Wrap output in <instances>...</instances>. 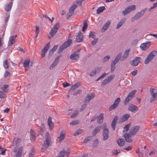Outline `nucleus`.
I'll return each instance as SVG.
<instances>
[{
	"label": "nucleus",
	"instance_id": "obj_8",
	"mask_svg": "<svg viewBox=\"0 0 157 157\" xmlns=\"http://www.w3.org/2000/svg\"><path fill=\"white\" fill-rule=\"evenodd\" d=\"M136 6L134 5L128 6L122 11V13L124 15H126L131 11L134 10L136 9Z\"/></svg>",
	"mask_w": 157,
	"mask_h": 157
},
{
	"label": "nucleus",
	"instance_id": "obj_33",
	"mask_svg": "<svg viewBox=\"0 0 157 157\" xmlns=\"http://www.w3.org/2000/svg\"><path fill=\"white\" fill-rule=\"evenodd\" d=\"M122 55L121 53H119L116 56L114 60H113L112 62L115 63V64H116L119 61L121 56Z\"/></svg>",
	"mask_w": 157,
	"mask_h": 157
},
{
	"label": "nucleus",
	"instance_id": "obj_3",
	"mask_svg": "<svg viewBox=\"0 0 157 157\" xmlns=\"http://www.w3.org/2000/svg\"><path fill=\"white\" fill-rule=\"evenodd\" d=\"M157 52L156 51H152L148 55L144 61V63L145 64H148L153 59L154 57L155 56Z\"/></svg>",
	"mask_w": 157,
	"mask_h": 157
},
{
	"label": "nucleus",
	"instance_id": "obj_63",
	"mask_svg": "<svg viewBox=\"0 0 157 157\" xmlns=\"http://www.w3.org/2000/svg\"><path fill=\"white\" fill-rule=\"evenodd\" d=\"M78 111L76 110L75 111V113L72 114L71 116V118H74L76 117L78 114Z\"/></svg>",
	"mask_w": 157,
	"mask_h": 157
},
{
	"label": "nucleus",
	"instance_id": "obj_4",
	"mask_svg": "<svg viewBox=\"0 0 157 157\" xmlns=\"http://www.w3.org/2000/svg\"><path fill=\"white\" fill-rule=\"evenodd\" d=\"M72 42L71 39H69L64 43L63 45L60 47L58 50V53H61L64 49L69 46Z\"/></svg>",
	"mask_w": 157,
	"mask_h": 157
},
{
	"label": "nucleus",
	"instance_id": "obj_21",
	"mask_svg": "<svg viewBox=\"0 0 157 157\" xmlns=\"http://www.w3.org/2000/svg\"><path fill=\"white\" fill-rule=\"evenodd\" d=\"M150 45V42L144 43L141 44L140 48L142 50H145L147 49Z\"/></svg>",
	"mask_w": 157,
	"mask_h": 157
},
{
	"label": "nucleus",
	"instance_id": "obj_37",
	"mask_svg": "<svg viewBox=\"0 0 157 157\" xmlns=\"http://www.w3.org/2000/svg\"><path fill=\"white\" fill-rule=\"evenodd\" d=\"M30 135L31 136V137H30L31 140H34L35 138V133L34 131L32 129L30 130Z\"/></svg>",
	"mask_w": 157,
	"mask_h": 157
},
{
	"label": "nucleus",
	"instance_id": "obj_58",
	"mask_svg": "<svg viewBox=\"0 0 157 157\" xmlns=\"http://www.w3.org/2000/svg\"><path fill=\"white\" fill-rule=\"evenodd\" d=\"M79 123V122L78 120H75L74 121H72L71 122L70 124V125H76L77 124H78Z\"/></svg>",
	"mask_w": 157,
	"mask_h": 157
},
{
	"label": "nucleus",
	"instance_id": "obj_7",
	"mask_svg": "<svg viewBox=\"0 0 157 157\" xmlns=\"http://www.w3.org/2000/svg\"><path fill=\"white\" fill-rule=\"evenodd\" d=\"M121 101L120 98H116L113 105H111L109 109V111H111L117 107Z\"/></svg>",
	"mask_w": 157,
	"mask_h": 157
},
{
	"label": "nucleus",
	"instance_id": "obj_45",
	"mask_svg": "<svg viewBox=\"0 0 157 157\" xmlns=\"http://www.w3.org/2000/svg\"><path fill=\"white\" fill-rule=\"evenodd\" d=\"M65 153V151L63 149L61 151L59 154L58 155V157H63Z\"/></svg>",
	"mask_w": 157,
	"mask_h": 157
},
{
	"label": "nucleus",
	"instance_id": "obj_34",
	"mask_svg": "<svg viewBox=\"0 0 157 157\" xmlns=\"http://www.w3.org/2000/svg\"><path fill=\"white\" fill-rule=\"evenodd\" d=\"M122 55L121 53H119L116 56L114 60H113L112 62L115 63V64H116L119 61L121 56Z\"/></svg>",
	"mask_w": 157,
	"mask_h": 157
},
{
	"label": "nucleus",
	"instance_id": "obj_19",
	"mask_svg": "<svg viewBox=\"0 0 157 157\" xmlns=\"http://www.w3.org/2000/svg\"><path fill=\"white\" fill-rule=\"evenodd\" d=\"M109 132L108 129L104 128L103 129V140H107L109 137L108 134Z\"/></svg>",
	"mask_w": 157,
	"mask_h": 157
},
{
	"label": "nucleus",
	"instance_id": "obj_15",
	"mask_svg": "<svg viewBox=\"0 0 157 157\" xmlns=\"http://www.w3.org/2000/svg\"><path fill=\"white\" fill-rule=\"evenodd\" d=\"M17 37V35H13L10 37L8 42V46H10L15 43Z\"/></svg>",
	"mask_w": 157,
	"mask_h": 157
},
{
	"label": "nucleus",
	"instance_id": "obj_39",
	"mask_svg": "<svg viewBox=\"0 0 157 157\" xmlns=\"http://www.w3.org/2000/svg\"><path fill=\"white\" fill-rule=\"evenodd\" d=\"M9 87V85H5L3 86L2 88V90L5 93H7L9 90L7 89Z\"/></svg>",
	"mask_w": 157,
	"mask_h": 157
},
{
	"label": "nucleus",
	"instance_id": "obj_32",
	"mask_svg": "<svg viewBox=\"0 0 157 157\" xmlns=\"http://www.w3.org/2000/svg\"><path fill=\"white\" fill-rule=\"evenodd\" d=\"M122 55L121 53H119L116 56L114 60H113L112 62L115 63V64H116L119 61L121 56Z\"/></svg>",
	"mask_w": 157,
	"mask_h": 157
},
{
	"label": "nucleus",
	"instance_id": "obj_23",
	"mask_svg": "<svg viewBox=\"0 0 157 157\" xmlns=\"http://www.w3.org/2000/svg\"><path fill=\"white\" fill-rule=\"evenodd\" d=\"M101 67H98L96 68L94 70L92 71L90 74V75L92 76L95 75L97 73H98L100 71Z\"/></svg>",
	"mask_w": 157,
	"mask_h": 157
},
{
	"label": "nucleus",
	"instance_id": "obj_43",
	"mask_svg": "<svg viewBox=\"0 0 157 157\" xmlns=\"http://www.w3.org/2000/svg\"><path fill=\"white\" fill-rule=\"evenodd\" d=\"M96 34V33L95 32L90 31L89 33V36L90 37L94 39L95 37Z\"/></svg>",
	"mask_w": 157,
	"mask_h": 157
},
{
	"label": "nucleus",
	"instance_id": "obj_24",
	"mask_svg": "<svg viewBox=\"0 0 157 157\" xmlns=\"http://www.w3.org/2000/svg\"><path fill=\"white\" fill-rule=\"evenodd\" d=\"M60 57V56H58L57 57H56L55 60L52 63V64L51 65V66L50 67V69H52L53 68L56 66L57 63H58L59 60V59Z\"/></svg>",
	"mask_w": 157,
	"mask_h": 157
},
{
	"label": "nucleus",
	"instance_id": "obj_31",
	"mask_svg": "<svg viewBox=\"0 0 157 157\" xmlns=\"http://www.w3.org/2000/svg\"><path fill=\"white\" fill-rule=\"evenodd\" d=\"M130 49H128L126 50L124 52L123 56L122 57L121 60H123L127 58L129 55V52L130 51Z\"/></svg>",
	"mask_w": 157,
	"mask_h": 157
},
{
	"label": "nucleus",
	"instance_id": "obj_54",
	"mask_svg": "<svg viewBox=\"0 0 157 157\" xmlns=\"http://www.w3.org/2000/svg\"><path fill=\"white\" fill-rule=\"evenodd\" d=\"M88 26L87 23L86 21H84L83 23V25L82 27V31L84 32L87 29Z\"/></svg>",
	"mask_w": 157,
	"mask_h": 157
},
{
	"label": "nucleus",
	"instance_id": "obj_47",
	"mask_svg": "<svg viewBox=\"0 0 157 157\" xmlns=\"http://www.w3.org/2000/svg\"><path fill=\"white\" fill-rule=\"evenodd\" d=\"M43 17L44 18H45L46 19H48L49 21H50L51 23L52 22L54 19V18L53 17H52L51 19L48 16L45 14H43Z\"/></svg>",
	"mask_w": 157,
	"mask_h": 157
},
{
	"label": "nucleus",
	"instance_id": "obj_61",
	"mask_svg": "<svg viewBox=\"0 0 157 157\" xmlns=\"http://www.w3.org/2000/svg\"><path fill=\"white\" fill-rule=\"evenodd\" d=\"M86 104H84L82 105L80 109V112L84 110L86 107Z\"/></svg>",
	"mask_w": 157,
	"mask_h": 157
},
{
	"label": "nucleus",
	"instance_id": "obj_12",
	"mask_svg": "<svg viewBox=\"0 0 157 157\" xmlns=\"http://www.w3.org/2000/svg\"><path fill=\"white\" fill-rule=\"evenodd\" d=\"M77 8V6L75 4H73L71 6L69 9V12L67 13L68 17H70L73 15L74 10Z\"/></svg>",
	"mask_w": 157,
	"mask_h": 157
},
{
	"label": "nucleus",
	"instance_id": "obj_38",
	"mask_svg": "<svg viewBox=\"0 0 157 157\" xmlns=\"http://www.w3.org/2000/svg\"><path fill=\"white\" fill-rule=\"evenodd\" d=\"M125 20L124 19H121V21L119 22V23H118L117 26V29H118L121 26H122L123 24H124V23L125 22Z\"/></svg>",
	"mask_w": 157,
	"mask_h": 157
},
{
	"label": "nucleus",
	"instance_id": "obj_17",
	"mask_svg": "<svg viewBox=\"0 0 157 157\" xmlns=\"http://www.w3.org/2000/svg\"><path fill=\"white\" fill-rule=\"evenodd\" d=\"M138 109V107L133 104H130L128 107V110L133 112H136Z\"/></svg>",
	"mask_w": 157,
	"mask_h": 157
},
{
	"label": "nucleus",
	"instance_id": "obj_50",
	"mask_svg": "<svg viewBox=\"0 0 157 157\" xmlns=\"http://www.w3.org/2000/svg\"><path fill=\"white\" fill-rule=\"evenodd\" d=\"M23 150L22 147H21L18 151L17 154L16 155H17L21 156L22 152Z\"/></svg>",
	"mask_w": 157,
	"mask_h": 157
},
{
	"label": "nucleus",
	"instance_id": "obj_11",
	"mask_svg": "<svg viewBox=\"0 0 157 157\" xmlns=\"http://www.w3.org/2000/svg\"><path fill=\"white\" fill-rule=\"evenodd\" d=\"M79 51H77L73 53L70 56V58L72 60H76L79 57Z\"/></svg>",
	"mask_w": 157,
	"mask_h": 157
},
{
	"label": "nucleus",
	"instance_id": "obj_44",
	"mask_svg": "<svg viewBox=\"0 0 157 157\" xmlns=\"http://www.w3.org/2000/svg\"><path fill=\"white\" fill-rule=\"evenodd\" d=\"M100 128V127H98L96 128L93 132V136H95L96 133L99 132Z\"/></svg>",
	"mask_w": 157,
	"mask_h": 157
},
{
	"label": "nucleus",
	"instance_id": "obj_16",
	"mask_svg": "<svg viewBox=\"0 0 157 157\" xmlns=\"http://www.w3.org/2000/svg\"><path fill=\"white\" fill-rule=\"evenodd\" d=\"M50 46V43H48L44 46V48L42 50L41 56L42 57L45 56V53L47 52L49 49Z\"/></svg>",
	"mask_w": 157,
	"mask_h": 157
},
{
	"label": "nucleus",
	"instance_id": "obj_2",
	"mask_svg": "<svg viewBox=\"0 0 157 157\" xmlns=\"http://www.w3.org/2000/svg\"><path fill=\"white\" fill-rule=\"evenodd\" d=\"M59 23H57L54 25L52 29L49 33L48 38L51 39L56 35L59 28Z\"/></svg>",
	"mask_w": 157,
	"mask_h": 157
},
{
	"label": "nucleus",
	"instance_id": "obj_48",
	"mask_svg": "<svg viewBox=\"0 0 157 157\" xmlns=\"http://www.w3.org/2000/svg\"><path fill=\"white\" fill-rule=\"evenodd\" d=\"M131 125V124H128L126 125L124 128L123 131V132L128 131Z\"/></svg>",
	"mask_w": 157,
	"mask_h": 157
},
{
	"label": "nucleus",
	"instance_id": "obj_1",
	"mask_svg": "<svg viewBox=\"0 0 157 157\" xmlns=\"http://www.w3.org/2000/svg\"><path fill=\"white\" fill-rule=\"evenodd\" d=\"M52 143L51 137L50 134L48 132H47L45 136V140L44 142L42 149L44 150H46Z\"/></svg>",
	"mask_w": 157,
	"mask_h": 157
},
{
	"label": "nucleus",
	"instance_id": "obj_27",
	"mask_svg": "<svg viewBox=\"0 0 157 157\" xmlns=\"http://www.w3.org/2000/svg\"><path fill=\"white\" fill-rule=\"evenodd\" d=\"M83 39V35L82 33L80 32L76 36V40L77 42H79L82 41Z\"/></svg>",
	"mask_w": 157,
	"mask_h": 157
},
{
	"label": "nucleus",
	"instance_id": "obj_53",
	"mask_svg": "<svg viewBox=\"0 0 157 157\" xmlns=\"http://www.w3.org/2000/svg\"><path fill=\"white\" fill-rule=\"evenodd\" d=\"M140 148L138 147L136 150V152L138 154V155L139 157H142L143 155V153L142 152L140 151Z\"/></svg>",
	"mask_w": 157,
	"mask_h": 157
},
{
	"label": "nucleus",
	"instance_id": "obj_26",
	"mask_svg": "<svg viewBox=\"0 0 157 157\" xmlns=\"http://www.w3.org/2000/svg\"><path fill=\"white\" fill-rule=\"evenodd\" d=\"M130 117V115L128 114H126L123 116L120 119V121L121 122H123L127 120Z\"/></svg>",
	"mask_w": 157,
	"mask_h": 157
},
{
	"label": "nucleus",
	"instance_id": "obj_9",
	"mask_svg": "<svg viewBox=\"0 0 157 157\" xmlns=\"http://www.w3.org/2000/svg\"><path fill=\"white\" fill-rule=\"evenodd\" d=\"M133 136H134V135L131 134V133L129 132L127 134H124V137L126 141L129 143L132 142L133 140L131 138Z\"/></svg>",
	"mask_w": 157,
	"mask_h": 157
},
{
	"label": "nucleus",
	"instance_id": "obj_14",
	"mask_svg": "<svg viewBox=\"0 0 157 157\" xmlns=\"http://www.w3.org/2000/svg\"><path fill=\"white\" fill-rule=\"evenodd\" d=\"M66 132L63 130H62L60 133L59 136L57 137V140L58 142H61L64 139L66 135Z\"/></svg>",
	"mask_w": 157,
	"mask_h": 157
},
{
	"label": "nucleus",
	"instance_id": "obj_29",
	"mask_svg": "<svg viewBox=\"0 0 157 157\" xmlns=\"http://www.w3.org/2000/svg\"><path fill=\"white\" fill-rule=\"evenodd\" d=\"M118 119V117L116 116L113 119L112 121L111 124V126L113 130H114L115 129V125L117 123V121Z\"/></svg>",
	"mask_w": 157,
	"mask_h": 157
},
{
	"label": "nucleus",
	"instance_id": "obj_59",
	"mask_svg": "<svg viewBox=\"0 0 157 157\" xmlns=\"http://www.w3.org/2000/svg\"><path fill=\"white\" fill-rule=\"evenodd\" d=\"M35 32L36 34V37H37L38 36V34L39 33L40 29L37 26H35Z\"/></svg>",
	"mask_w": 157,
	"mask_h": 157
},
{
	"label": "nucleus",
	"instance_id": "obj_5",
	"mask_svg": "<svg viewBox=\"0 0 157 157\" xmlns=\"http://www.w3.org/2000/svg\"><path fill=\"white\" fill-rule=\"evenodd\" d=\"M147 10V8H145L141 10L140 11L137 13L133 17L132 19V21H133L135 20H136L139 19L140 17L142 16L145 12Z\"/></svg>",
	"mask_w": 157,
	"mask_h": 157
},
{
	"label": "nucleus",
	"instance_id": "obj_52",
	"mask_svg": "<svg viewBox=\"0 0 157 157\" xmlns=\"http://www.w3.org/2000/svg\"><path fill=\"white\" fill-rule=\"evenodd\" d=\"M8 63H9L7 60L6 59L3 62V66L5 68L7 69L8 67Z\"/></svg>",
	"mask_w": 157,
	"mask_h": 157
},
{
	"label": "nucleus",
	"instance_id": "obj_64",
	"mask_svg": "<svg viewBox=\"0 0 157 157\" xmlns=\"http://www.w3.org/2000/svg\"><path fill=\"white\" fill-rule=\"evenodd\" d=\"M110 58V56H106L105 57L103 60V62H105L107 61Z\"/></svg>",
	"mask_w": 157,
	"mask_h": 157
},
{
	"label": "nucleus",
	"instance_id": "obj_30",
	"mask_svg": "<svg viewBox=\"0 0 157 157\" xmlns=\"http://www.w3.org/2000/svg\"><path fill=\"white\" fill-rule=\"evenodd\" d=\"M13 2H11L6 5L5 7V10L6 11H10L11 10Z\"/></svg>",
	"mask_w": 157,
	"mask_h": 157
},
{
	"label": "nucleus",
	"instance_id": "obj_25",
	"mask_svg": "<svg viewBox=\"0 0 157 157\" xmlns=\"http://www.w3.org/2000/svg\"><path fill=\"white\" fill-rule=\"evenodd\" d=\"M48 125L49 127V128L51 130H52L53 128L54 124L52 121V118L50 117H49L48 120Z\"/></svg>",
	"mask_w": 157,
	"mask_h": 157
},
{
	"label": "nucleus",
	"instance_id": "obj_6",
	"mask_svg": "<svg viewBox=\"0 0 157 157\" xmlns=\"http://www.w3.org/2000/svg\"><path fill=\"white\" fill-rule=\"evenodd\" d=\"M136 92V90H134L129 93L124 101V105L128 104L129 101L132 99Z\"/></svg>",
	"mask_w": 157,
	"mask_h": 157
},
{
	"label": "nucleus",
	"instance_id": "obj_51",
	"mask_svg": "<svg viewBox=\"0 0 157 157\" xmlns=\"http://www.w3.org/2000/svg\"><path fill=\"white\" fill-rule=\"evenodd\" d=\"M116 64L115 63L112 62L111 65V72H113L114 71L115 68Z\"/></svg>",
	"mask_w": 157,
	"mask_h": 157
},
{
	"label": "nucleus",
	"instance_id": "obj_41",
	"mask_svg": "<svg viewBox=\"0 0 157 157\" xmlns=\"http://www.w3.org/2000/svg\"><path fill=\"white\" fill-rule=\"evenodd\" d=\"M21 141V139L19 138H15L13 140V142L15 143L16 145H18L19 144Z\"/></svg>",
	"mask_w": 157,
	"mask_h": 157
},
{
	"label": "nucleus",
	"instance_id": "obj_56",
	"mask_svg": "<svg viewBox=\"0 0 157 157\" xmlns=\"http://www.w3.org/2000/svg\"><path fill=\"white\" fill-rule=\"evenodd\" d=\"M6 97V95L2 91H0V98H4Z\"/></svg>",
	"mask_w": 157,
	"mask_h": 157
},
{
	"label": "nucleus",
	"instance_id": "obj_28",
	"mask_svg": "<svg viewBox=\"0 0 157 157\" xmlns=\"http://www.w3.org/2000/svg\"><path fill=\"white\" fill-rule=\"evenodd\" d=\"M110 23L111 21H107L102 28L101 30V32H104L108 28V27L110 25Z\"/></svg>",
	"mask_w": 157,
	"mask_h": 157
},
{
	"label": "nucleus",
	"instance_id": "obj_22",
	"mask_svg": "<svg viewBox=\"0 0 157 157\" xmlns=\"http://www.w3.org/2000/svg\"><path fill=\"white\" fill-rule=\"evenodd\" d=\"M94 93L88 95L86 97L84 102L88 103L91 100L94 98Z\"/></svg>",
	"mask_w": 157,
	"mask_h": 157
},
{
	"label": "nucleus",
	"instance_id": "obj_13",
	"mask_svg": "<svg viewBox=\"0 0 157 157\" xmlns=\"http://www.w3.org/2000/svg\"><path fill=\"white\" fill-rule=\"evenodd\" d=\"M150 92L152 98L150 99V102H152L155 100V98L156 97V95L157 93V90L154 89H151Z\"/></svg>",
	"mask_w": 157,
	"mask_h": 157
},
{
	"label": "nucleus",
	"instance_id": "obj_62",
	"mask_svg": "<svg viewBox=\"0 0 157 157\" xmlns=\"http://www.w3.org/2000/svg\"><path fill=\"white\" fill-rule=\"evenodd\" d=\"M91 137V136H90L86 138L85 139L83 140V143H86L90 140Z\"/></svg>",
	"mask_w": 157,
	"mask_h": 157
},
{
	"label": "nucleus",
	"instance_id": "obj_36",
	"mask_svg": "<svg viewBox=\"0 0 157 157\" xmlns=\"http://www.w3.org/2000/svg\"><path fill=\"white\" fill-rule=\"evenodd\" d=\"M117 143L120 146H122L124 144V141L123 139H119L117 140Z\"/></svg>",
	"mask_w": 157,
	"mask_h": 157
},
{
	"label": "nucleus",
	"instance_id": "obj_40",
	"mask_svg": "<svg viewBox=\"0 0 157 157\" xmlns=\"http://www.w3.org/2000/svg\"><path fill=\"white\" fill-rule=\"evenodd\" d=\"M105 8L104 6H101V7L98 8L97 10V13H101L105 10Z\"/></svg>",
	"mask_w": 157,
	"mask_h": 157
},
{
	"label": "nucleus",
	"instance_id": "obj_10",
	"mask_svg": "<svg viewBox=\"0 0 157 157\" xmlns=\"http://www.w3.org/2000/svg\"><path fill=\"white\" fill-rule=\"evenodd\" d=\"M140 128V127L139 125L134 126L131 128L129 132L131 134L134 136L139 130Z\"/></svg>",
	"mask_w": 157,
	"mask_h": 157
},
{
	"label": "nucleus",
	"instance_id": "obj_42",
	"mask_svg": "<svg viewBox=\"0 0 157 157\" xmlns=\"http://www.w3.org/2000/svg\"><path fill=\"white\" fill-rule=\"evenodd\" d=\"M79 86V85L78 83L75 84L71 86L70 90H74L77 88Z\"/></svg>",
	"mask_w": 157,
	"mask_h": 157
},
{
	"label": "nucleus",
	"instance_id": "obj_55",
	"mask_svg": "<svg viewBox=\"0 0 157 157\" xmlns=\"http://www.w3.org/2000/svg\"><path fill=\"white\" fill-rule=\"evenodd\" d=\"M109 83L107 79L106 78L101 82V85L102 86H104L107 84Z\"/></svg>",
	"mask_w": 157,
	"mask_h": 157
},
{
	"label": "nucleus",
	"instance_id": "obj_20",
	"mask_svg": "<svg viewBox=\"0 0 157 157\" xmlns=\"http://www.w3.org/2000/svg\"><path fill=\"white\" fill-rule=\"evenodd\" d=\"M140 57H137L133 61H131L130 63L132 66H136L137 65L140 61Z\"/></svg>",
	"mask_w": 157,
	"mask_h": 157
},
{
	"label": "nucleus",
	"instance_id": "obj_57",
	"mask_svg": "<svg viewBox=\"0 0 157 157\" xmlns=\"http://www.w3.org/2000/svg\"><path fill=\"white\" fill-rule=\"evenodd\" d=\"M120 153V151L119 149L114 150L113 151L112 153L114 155H116Z\"/></svg>",
	"mask_w": 157,
	"mask_h": 157
},
{
	"label": "nucleus",
	"instance_id": "obj_18",
	"mask_svg": "<svg viewBox=\"0 0 157 157\" xmlns=\"http://www.w3.org/2000/svg\"><path fill=\"white\" fill-rule=\"evenodd\" d=\"M30 62V60L29 58H28L25 60L23 62V64L24 67L25 68V71H27L29 67V64Z\"/></svg>",
	"mask_w": 157,
	"mask_h": 157
},
{
	"label": "nucleus",
	"instance_id": "obj_60",
	"mask_svg": "<svg viewBox=\"0 0 157 157\" xmlns=\"http://www.w3.org/2000/svg\"><path fill=\"white\" fill-rule=\"evenodd\" d=\"M0 149L2 151L1 153V154L2 155H4L5 154L6 149H3L2 147L1 146H0Z\"/></svg>",
	"mask_w": 157,
	"mask_h": 157
},
{
	"label": "nucleus",
	"instance_id": "obj_49",
	"mask_svg": "<svg viewBox=\"0 0 157 157\" xmlns=\"http://www.w3.org/2000/svg\"><path fill=\"white\" fill-rule=\"evenodd\" d=\"M114 75H112L108 76L107 78H106L108 81L109 82L111 81H112L114 78Z\"/></svg>",
	"mask_w": 157,
	"mask_h": 157
},
{
	"label": "nucleus",
	"instance_id": "obj_46",
	"mask_svg": "<svg viewBox=\"0 0 157 157\" xmlns=\"http://www.w3.org/2000/svg\"><path fill=\"white\" fill-rule=\"evenodd\" d=\"M83 130L81 129H78V130L75 132L74 134V136H77L79 134H80L82 133Z\"/></svg>",
	"mask_w": 157,
	"mask_h": 157
},
{
	"label": "nucleus",
	"instance_id": "obj_35",
	"mask_svg": "<svg viewBox=\"0 0 157 157\" xmlns=\"http://www.w3.org/2000/svg\"><path fill=\"white\" fill-rule=\"evenodd\" d=\"M103 116L104 114L103 113H101L99 115L97 119L98 123H101L103 122Z\"/></svg>",
	"mask_w": 157,
	"mask_h": 157
}]
</instances>
